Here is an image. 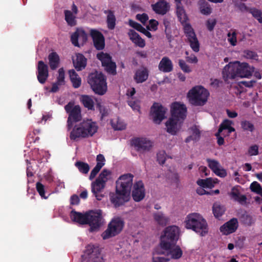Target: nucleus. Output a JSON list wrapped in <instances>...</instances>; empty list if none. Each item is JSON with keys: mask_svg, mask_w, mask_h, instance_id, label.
Returning <instances> with one entry per match:
<instances>
[{"mask_svg": "<svg viewBox=\"0 0 262 262\" xmlns=\"http://www.w3.org/2000/svg\"><path fill=\"white\" fill-rule=\"evenodd\" d=\"M75 165L81 173L86 174L89 171L90 166L86 163L77 161L75 163Z\"/></svg>", "mask_w": 262, "mask_h": 262, "instance_id": "37998d69", "label": "nucleus"}, {"mask_svg": "<svg viewBox=\"0 0 262 262\" xmlns=\"http://www.w3.org/2000/svg\"><path fill=\"white\" fill-rule=\"evenodd\" d=\"M56 82L60 85L64 84V71L63 68H60L58 70Z\"/></svg>", "mask_w": 262, "mask_h": 262, "instance_id": "864d4df0", "label": "nucleus"}, {"mask_svg": "<svg viewBox=\"0 0 262 262\" xmlns=\"http://www.w3.org/2000/svg\"><path fill=\"white\" fill-rule=\"evenodd\" d=\"M253 17L256 19L259 23H262V12L255 8H252L250 12Z\"/></svg>", "mask_w": 262, "mask_h": 262, "instance_id": "09e8293b", "label": "nucleus"}, {"mask_svg": "<svg viewBox=\"0 0 262 262\" xmlns=\"http://www.w3.org/2000/svg\"><path fill=\"white\" fill-rule=\"evenodd\" d=\"M98 126L96 122L91 119L83 120L78 126H75L70 134L71 140H75L78 138H86L93 136L97 132Z\"/></svg>", "mask_w": 262, "mask_h": 262, "instance_id": "7ed1b4c3", "label": "nucleus"}, {"mask_svg": "<svg viewBox=\"0 0 262 262\" xmlns=\"http://www.w3.org/2000/svg\"><path fill=\"white\" fill-rule=\"evenodd\" d=\"M157 161L161 165L164 164L165 162V152L164 151L159 152L157 155Z\"/></svg>", "mask_w": 262, "mask_h": 262, "instance_id": "69168bd1", "label": "nucleus"}, {"mask_svg": "<svg viewBox=\"0 0 262 262\" xmlns=\"http://www.w3.org/2000/svg\"><path fill=\"white\" fill-rule=\"evenodd\" d=\"M248 153L250 156L258 155L259 154L258 146L256 144L251 145L248 149Z\"/></svg>", "mask_w": 262, "mask_h": 262, "instance_id": "bf43d9fd", "label": "nucleus"}, {"mask_svg": "<svg viewBox=\"0 0 262 262\" xmlns=\"http://www.w3.org/2000/svg\"><path fill=\"white\" fill-rule=\"evenodd\" d=\"M105 185L106 184L97 180L92 183V192L97 200L100 201L103 198L104 195L99 194V193L101 192L104 189Z\"/></svg>", "mask_w": 262, "mask_h": 262, "instance_id": "b1692460", "label": "nucleus"}, {"mask_svg": "<svg viewBox=\"0 0 262 262\" xmlns=\"http://www.w3.org/2000/svg\"><path fill=\"white\" fill-rule=\"evenodd\" d=\"M128 104L134 111L140 112V106L138 101L131 100L128 101Z\"/></svg>", "mask_w": 262, "mask_h": 262, "instance_id": "338daca9", "label": "nucleus"}, {"mask_svg": "<svg viewBox=\"0 0 262 262\" xmlns=\"http://www.w3.org/2000/svg\"><path fill=\"white\" fill-rule=\"evenodd\" d=\"M97 58L101 61L103 67L112 61V57L110 54L102 52L97 54Z\"/></svg>", "mask_w": 262, "mask_h": 262, "instance_id": "58836bf2", "label": "nucleus"}, {"mask_svg": "<svg viewBox=\"0 0 262 262\" xmlns=\"http://www.w3.org/2000/svg\"><path fill=\"white\" fill-rule=\"evenodd\" d=\"M49 76L48 67L42 61H39L37 65V78L41 84L46 82Z\"/></svg>", "mask_w": 262, "mask_h": 262, "instance_id": "a211bd4d", "label": "nucleus"}, {"mask_svg": "<svg viewBox=\"0 0 262 262\" xmlns=\"http://www.w3.org/2000/svg\"><path fill=\"white\" fill-rule=\"evenodd\" d=\"M206 161L208 167L216 176L221 178H225L227 176L226 170L220 168L221 165L219 161L209 158H207Z\"/></svg>", "mask_w": 262, "mask_h": 262, "instance_id": "6ab92c4d", "label": "nucleus"}, {"mask_svg": "<svg viewBox=\"0 0 262 262\" xmlns=\"http://www.w3.org/2000/svg\"><path fill=\"white\" fill-rule=\"evenodd\" d=\"M112 124L115 130H121L124 129L126 127L125 124L124 122L119 121V119H117L116 123L114 121H112Z\"/></svg>", "mask_w": 262, "mask_h": 262, "instance_id": "603ef678", "label": "nucleus"}, {"mask_svg": "<svg viewBox=\"0 0 262 262\" xmlns=\"http://www.w3.org/2000/svg\"><path fill=\"white\" fill-rule=\"evenodd\" d=\"M179 233V228L176 226H169L166 227L164 231V235L161 237V248L167 250L175 245L178 240Z\"/></svg>", "mask_w": 262, "mask_h": 262, "instance_id": "0eeeda50", "label": "nucleus"}, {"mask_svg": "<svg viewBox=\"0 0 262 262\" xmlns=\"http://www.w3.org/2000/svg\"><path fill=\"white\" fill-rule=\"evenodd\" d=\"M227 36L228 37V41L233 46H235L237 43L236 33L235 31L233 32L232 33H228Z\"/></svg>", "mask_w": 262, "mask_h": 262, "instance_id": "4d7b16f0", "label": "nucleus"}, {"mask_svg": "<svg viewBox=\"0 0 262 262\" xmlns=\"http://www.w3.org/2000/svg\"><path fill=\"white\" fill-rule=\"evenodd\" d=\"M200 9L201 13L204 15H208L212 12V8L207 2L202 3L200 5Z\"/></svg>", "mask_w": 262, "mask_h": 262, "instance_id": "49530a36", "label": "nucleus"}, {"mask_svg": "<svg viewBox=\"0 0 262 262\" xmlns=\"http://www.w3.org/2000/svg\"><path fill=\"white\" fill-rule=\"evenodd\" d=\"M149 71L146 67H142L137 69L134 76V79L137 83L145 82L148 77Z\"/></svg>", "mask_w": 262, "mask_h": 262, "instance_id": "5701e85b", "label": "nucleus"}, {"mask_svg": "<svg viewBox=\"0 0 262 262\" xmlns=\"http://www.w3.org/2000/svg\"><path fill=\"white\" fill-rule=\"evenodd\" d=\"M88 82L96 94L102 96L106 93V77L101 72L96 71L90 73L88 76Z\"/></svg>", "mask_w": 262, "mask_h": 262, "instance_id": "39448f33", "label": "nucleus"}, {"mask_svg": "<svg viewBox=\"0 0 262 262\" xmlns=\"http://www.w3.org/2000/svg\"><path fill=\"white\" fill-rule=\"evenodd\" d=\"M171 257L172 259H178L182 257L183 251L180 246H177L174 248L169 249Z\"/></svg>", "mask_w": 262, "mask_h": 262, "instance_id": "a19ab883", "label": "nucleus"}, {"mask_svg": "<svg viewBox=\"0 0 262 262\" xmlns=\"http://www.w3.org/2000/svg\"><path fill=\"white\" fill-rule=\"evenodd\" d=\"M191 130L192 132V134L191 136H193V141H199L201 136L200 130L197 128L196 126H194L191 127Z\"/></svg>", "mask_w": 262, "mask_h": 262, "instance_id": "052dcab7", "label": "nucleus"}, {"mask_svg": "<svg viewBox=\"0 0 262 262\" xmlns=\"http://www.w3.org/2000/svg\"><path fill=\"white\" fill-rule=\"evenodd\" d=\"M137 20L140 21L142 24L145 25L148 19V16L146 13L138 14L136 16Z\"/></svg>", "mask_w": 262, "mask_h": 262, "instance_id": "0e129e2a", "label": "nucleus"}, {"mask_svg": "<svg viewBox=\"0 0 262 262\" xmlns=\"http://www.w3.org/2000/svg\"><path fill=\"white\" fill-rule=\"evenodd\" d=\"M133 179V174L127 173L120 176L116 181L115 192L109 194L110 202L115 208L124 205L129 200Z\"/></svg>", "mask_w": 262, "mask_h": 262, "instance_id": "f257e3e1", "label": "nucleus"}, {"mask_svg": "<svg viewBox=\"0 0 262 262\" xmlns=\"http://www.w3.org/2000/svg\"><path fill=\"white\" fill-rule=\"evenodd\" d=\"M104 70L109 74L115 75L116 72V64L115 62L112 61L110 63L103 67Z\"/></svg>", "mask_w": 262, "mask_h": 262, "instance_id": "c03bdc74", "label": "nucleus"}, {"mask_svg": "<svg viewBox=\"0 0 262 262\" xmlns=\"http://www.w3.org/2000/svg\"><path fill=\"white\" fill-rule=\"evenodd\" d=\"M80 100L83 106L88 110H95L94 102L91 96L85 95H82Z\"/></svg>", "mask_w": 262, "mask_h": 262, "instance_id": "7c9ffc66", "label": "nucleus"}, {"mask_svg": "<svg viewBox=\"0 0 262 262\" xmlns=\"http://www.w3.org/2000/svg\"><path fill=\"white\" fill-rule=\"evenodd\" d=\"M167 109L159 103L155 102L150 108V115L154 123L160 124L165 118Z\"/></svg>", "mask_w": 262, "mask_h": 262, "instance_id": "9d476101", "label": "nucleus"}, {"mask_svg": "<svg viewBox=\"0 0 262 262\" xmlns=\"http://www.w3.org/2000/svg\"><path fill=\"white\" fill-rule=\"evenodd\" d=\"M96 107L98 109L100 114H101V119L102 120L105 117L108 115V109L104 106L101 105L100 102H97Z\"/></svg>", "mask_w": 262, "mask_h": 262, "instance_id": "de8ad7c7", "label": "nucleus"}, {"mask_svg": "<svg viewBox=\"0 0 262 262\" xmlns=\"http://www.w3.org/2000/svg\"><path fill=\"white\" fill-rule=\"evenodd\" d=\"M64 109L69 115L67 124L68 129H70L73 126V123L81 120V108L79 105H75L74 102H69L64 106Z\"/></svg>", "mask_w": 262, "mask_h": 262, "instance_id": "6e6552de", "label": "nucleus"}, {"mask_svg": "<svg viewBox=\"0 0 262 262\" xmlns=\"http://www.w3.org/2000/svg\"><path fill=\"white\" fill-rule=\"evenodd\" d=\"M158 25L159 23L157 20L151 19L149 21V25L146 26V28L148 30L155 31L158 29Z\"/></svg>", "mask_w": 262, "mask_h": 262, "instance_id": "5fc2aeb1", "label": "nucleus"}, {"mask_svg": "<svg viewBox=\"0 0 262 262\" xmlns=\"http://www.w3.org/2000/svg\"><path fill=\"white\" fill-rule=\"evenodd\" d=\"M123 222L119 218L113 220L108 224L107 228L102 234L103 239H106L118 234L122 230Z\"/></svg>", "mask_w": 262, "mask_h": 262, "instance_id": "1a4fd4ad", "label": "nucleus"}, {"mask_svg": "<svg viewBox=\"0 0 262 262\" xmlns=\"http://www.w3.org/2000/svg\"><path fill=\"white\" fill-rule=\"evenodd\" d=\"M233 124V122L231 120L229 119H225L223 121V122L220 125L217 134H222L224 135L223 131L224 130H227L228 133L229 134L235 131V129L234 127L231 126V125Z\"/></svg>", "mask_w": 262, "mask_h": 262, "instance_id": "c756f323", "label": "nucleus"}, {"mask_svg": "<svg viewBox=\"0 0 262 262\" xmlns=\"http://www.w3.org/2000/svg\"><path fill=\"white\" fill-rule=\"evenodd\" d=\"M78 40L84 44L87 41L88 34L82 28H77L76 31L71 36L72 43L75 47H79Z\"/></svg>", "mask_w": 262, "mask_h": 262, "instance_id": "f3484780", "label": "nucleus"}, {"mask_svg": "<svg viewBox=\"0 0 262 262\" xmlns=\"http://www.w3.org/2000/svg\"><path fill=\"white\" fill-rule=\"evenodd\" d=\"M196 183L198 185L203 188H211L214 187V183L211 178H207L206 179H199Z\"/></svg>", "mask_w": 262, "mask_h": 262, "instance_id": "79ce46f5", "label": "nucleus"}, {"mask_svg": "<svg viewBox=\"0 0 262 262\" xmlns=\"http://www.w3.org/2000/svg\"><path fill=\"white\" fill-rule=\"evenodd\" d=\"M176 13L180 21L182 24L185 23L187 20V16L182 4H176Z\"/></svg>", "mask_w": 262, "mask_h": 262, "instance_id": "f704fd0d", "label": "nucleus"}, {"mask_svg": "<svg viewBox=\"0 0 262 262\" xmlns=\"http://www.w3.org/2000/svg\"><path fill=\"white\" fill-rule=\"evenodd\" d=\"M87 62V59L80 53L76 54V59L73 61V64L77 71H80L84 69Z\"/></svg>", "mask_w": 262, "mask_h": 262, "instance_id": "cd10ccee", "label": "nucleus"}, {"mask_svg": "<svg viewBox=\"0 0 262 262\" xmlns=\"http://www.w3.org/2000/svg\"><path fill=\"white\" fill-rule=\"evenodd\" d=\"M102 211L98 210L96 211H91L88 213L86 224L90 226V231L93 232L99 228L101 224Z\"/></svg>", "mask_w": 262, "mask_h": 262, "instance_id": "f8f14e48", "label": "nucleus"}, {"mask_svg": "<svg viewBox=\"0 0 262 262\" xmlns=\"http://www.w3.org/2000/svg\"><path fill=\"white\" fill-rule=\"evenodd\" d=\"M244 55L246 58L251 59H256L258 57L255 52L249 50L244 51Z\"/></svg>", "mask_w": 262, "mask_h": 262, "instance_id": "6e6d98bb", "label": "nucleus"}, {"mask_svg": "<svg viewBox=\"0 0 262 262\" xmlns=\"http://www.w3.org/2000/svg\"><path fill=\"white\" fill-rule=\"evenodd\" d=\"M111 172L110 170L104 169L96 180L106 184L108 180L107 176L111 174Z\"/></svg>", "mask_w": 262, "mask_h": 262, "instance_id": "a18cd8bd", "label": "nucleus"}, {"mask_svg": "<svg viewBox=\"0 0 262 262\" xmlns=\"http://www.w3.org/2000/svg\"><path fill=\"white\" fill-rule=\"evenodd\" d=\"M158 69L163 73H169L173 71V63L169 57L164 56L160 60Z\"/></svg>", "mask_w": 262, "mask_h": 262, "instance_id": "393cba45", "label": "nucleus"}, {"mask_svg": "<svg viewBox=\"0 0 262 262\" xmlns=\"http://www.w3.org/2000/svg\"><path fill=\"white\" fill-rule=\"evenodd\" d=\"M131 144L139 152L149 151L152 146V142L145 138H135L131 140Z\"/></svg>", "mask_w": 262, "mask_h": 262, "instance_id": "4468645a", "label": "nucleus"}, {"mask_svg": "<svg viewBox=\"0 0 262 262\" xmlns=\"http://www.w3.org/2000/svg\"><path fill=\"white\" fill-rule=\"evenodd\" d=\"M185 227L192 229L201 236L208 232V225L206 221L199 213H193L188 214L185 221Z\"/></svg>", "mask_w": 262, "mask_h": 262, "instance_id": "20e7f679", "label": "nucleus"}, {"mask_svg": "<svg viewBox=\"0 0 262 262\" xmlns=\"http://www.w3.org/2000/svg\"><path fill=\"white\" fill-rule=\"evenodd\" d=\"M65 20L68 25L71 27H73L76 25L77 21L76 20V16L73 14L70 10H64V11Z\"/></svg>", "mask_w": 262, "mask_h": 262, "instance_id": "4c0bfd02", "label": "nucleus"}, {"mask_svg": "<svg viewBox=\"0 0 262 262\" xmlns=\"http://www.w3.org/2000/svg\"><path fill=\"white\" fill-rule=\"evenodd\" d=\"M241 124L242 128L244 130H248L252 132L254 130V125L249 121H242Z\"/></svg>", "mask_w": 262, "mask_h": 262, "instance_id": "8fccbe9b", "label": "nucleus"}, {"mask_svg": "<svg viewBox=\"0 0 262 262\" xmlns=\"http://www.w3.org/2000/svg\"><path fill=\"white\" fill-rule=\"evenodd\" d=\"M90 35L93 39L94 47L97 50H102L105 47V38L101 32L96 29L90 30Z\"/></svg>", "mask_w": 262, "mask_h": 262, "instance_id": "dca6fc26", "label": "nucleus"}, {"mask_svg": "<svg viewBox=\"0 0 262 262\" xmlns=\"http://www.w3.org/2000/svg\"><path fill=\"white\" fill-rule=\"evenodd\" d=\"M216 24V20L215 19H209L206 21V26L207 29L209 31H211L214 29L215 26Z\"/></svg>", "mask_w": 262, "mask_h": 262, "instance_id": "774afa93", "label": "nucleus"}, {"mask_svg": "<svg viewBox=\"0 0 262 262\" xmlns=\"http://www.w3.org/2000/svg\"><path fill=\"white\" fill-rule=\"evenodd\" d=\"M128 35L129 37V39L136 46L140 48H143L145 46V40L134 30H129L128 32Z\"/></svg>", "mask_w": 262, "mask_h": 262, "instance_id": "bb28decb", "label": "nucleus"}, {"mask_svg": "<svg viewBox=\"0 0 262 262\" xmlns=\"http://www.w3.org/2000/svg\"><path fill=\"white\" fill-rule=\"evenodd\" d=\"M154 218L155 221L162 226H166L169 221L168 217L166 216L161 212H158L154 214Z\"/></svg>", "mask_w": 262, "mask_h": 262, "instance_id": "72a5a7b5", "label": "nucleus"}, {"mask_svg": "<svg viewBox=\"0 0 262 262\" xmlns=\"http://www.w3.org/2000/svg\"><path fill=\"white\" fill-rule=\"evenodd\" d=\"M238 226L237 219L232 218L220 227V231L225 235L234 232Z\"/></svg>", "mask_w": 262, "mask_h": 262, "instance_id": "412c9836", "label": "nucleus"}, {"mask_svg": "<svg viewBox=\"0 0 262 262\" xmlns=\"http://www.w3.org/2000/svg\"><path fill=\"white\" fill-rule=\"evenodd\" d=\"M105 13H107V16L106 18V23L107 28L110 30H113L115 28L116 26V17L114 14V12L112 10L105 11Z\"/></svg>", "mask_w": 262, "mask_h": 262, "instance_id": "c9c22d12", "label": "nucleus"}, {"mask_svg": "<svg viewBox=\"0 0 262 262\" xmlns=\"http://www.w3.org/2000/svg\"><path fill=\"white\" fill-rule=\"evenodd\" d=\"M101 169V165L99 164H96L90 173V175L89 176L90 180H92L94 179Z\"/></svg>", "mask_w": 262, "mask_h": 262, "instance_id": "680f3d73", "label": "nucleus"}, {"mask_svg": "<svg viewBox=\"0 0 262 262\" xmlns=\"http://www.w3.org/2000/svg\"><path fill=\"white\" fill-rule=\"evenodd\" d=\"M209 93L202 86H195L189 91L187 97L190 103L195 106H203L207 101Z\"/></svg>", "mask_w": 262, "mask_h": 262, "instance_id": "423d86ee", "label": "nucleus"}, {"mask_svg": "<svg viewBox=\"0 0 262 262\" xmlns=\"http://www.w3.org/2000/svg\"><path fill=\"white\" fill-rule=\"evenodd\" d=\"M36 188L37 192L42 198L45 199L48 198V196H45V186L39 182H37L36 184Z\"/></svg>", "mask_w": 262, "mask_h": 262, "instance_id": "3c124183", "label": "nucleus"}, {"mask_svg": "<svg viewBox=\"0 0 262 262\" xmlns=\"http://www.w3.org/2000/svg\"><path fill=\"white\" fill-rule=\"evenodd\" d=\"M151 6L152 10L156 14L162 15L166 14L170 9L169 4L165 0H159Z\"/></svg>", "mask_w": 262, "mask_h": 262, "instance_id": "4be33fe9", "label": "nucleus"}, {"mask_svg": "<svg viewBox=\"0 0 262 262\" xmlns=\"http://www.w3.org/2000/svg\"><path fill=\"white\" fill-rule=\"evenodd\" d=\"M183 121L180 119L171 117L166 122V131L172 135H175L181 127Z\"/></svg>", "mask_w": 262, "mask_h": 262, "instance_id": "aec40b11", "label": "nucleus"}, {"mask_svg": "<svg viewBox=\"0 0 262 262\" xmlns=\"http://www.w3.org/2000/svg\"><path fill=\"white\" fill-rule=\"evenodd\" d=\"M70 80L72 83L73 86L77 89L81 84V78L78 76L74 70H71L69 71Z\"/></svg>", "mask_w": 262, "mask_h": 262, "instance_id": "473e14b6", "label": "nucleus"}, {"mask_svg": "<svg viewBox=\"0 0 262 262\" xmlns=\"http://www.w3.org/2000/svg\"><path fill=\"white\" fill-rule=\"evenodd\" d=\"M190 46L195 52H198L200 50V43L194 31L185 34Z\"/></svg>", "mask_w": 262, "mask_h": 262, "instance_id": "a878e982", "label": "nucleus"}, {"mask_svg": "<svg viewBox=\"0 0 262 262\" xmlns=\"http://www.w3.org/2000/svg\"><path fill=\"white\" fill-rule=\"evenodd\" d=\"M178 63L180 68L184 72L189 73L191 71L190 67L186 63L184 60L179 59Z\"/></svg>", "mask_w": 262, "mask_h": 262, "instance_id": "13d9d810", "label": "nucleus"}, {"mask_svg": "<svg viewBox=\"0 0 262 262\" xmlns=\"http://www.w3.org/2000/svg\"><path fill=\"white\" fill-rule=\"evenodd\" d=\"M253 72L254 68L250 67L247 63L235 61L226 65L223 70L222 75L225 82L229 83L230 80L234 79L236 77L248 78Z\"/></svg>", "mask_w": 262, "mask_h": 262, "instance_id": "f03ea898", "label": "nucleus"}, {"mask_svg": "<svg viewBox=\"0 0 262 262\" xmlns=\"http://www.w3.org/2000/svg\"><path fill=\"white\" fill-rule=\"evenodd\" d=\"M239 220L243 224L248 226L253 225L255 221L253 217L246 212H245L241 215Z\"/></svg>", "mask_w": 262, "mask_h": 262, "instance_id": "e433bc0d", "label": "nucleus"}, {"mask_svg": "<svg viewBox=\"0 0 262 262\" xmlns=\"http://www.w3.org/2000/svg\"><path fill=\"white\" fill-rule=\"evenodd\" d=\"M145 195L144 185L142 181L136 182L133 187L132 196L133 200L137 202L142 200Z\"/></svg>", "mask_w": 262, "mask_h": 262, "instance_id": "2eb2a0df", "label": "nucleus"}, {"mask_svg": "<svg viewBox=\"0 0 262 262\" xmlns=\"http://www.w3.org/2000/svg\"><path fill=\"white\" fill-rule=\"evenodd\" d=\"M70 215L73 221L82 225L86 224L88 213L83 214L80 212H78L73 210L71 212Z\"/></svg>", "mask_w": 262, "mask_h": 262, "instance_id": "c85d7f7f", "label": "nucleus"}, {"mask_svg": "<svg viewBox=\"0 0 262 262\" xmlns=\"http://www.w3.org/2000/svg\"><path fill=\"white\" fill-rule=\"evenodd\" d=\"M83 256L85 257L86 262H104L99 248L93 245H88L86 247Z\"/></svg>", "mask_w": 262, "mask_h": 262, "instance_id": "9b49d317", "label": "nucleus"}, {"mask_svg": "<svg viewBox=\"0 0 262 262\" xmlns=\"http://www.w3.org/2000/svg\"><path fill=\"white\" fill-rule=\"evenodd\" d=\"M250 188L252 192H255L257 194L258 193L261 189L260 185L256 181L252 182L250 185Z\"/></svg>", "mask_w": 262, "mask_h": 262, "instance_id": "e2e57ef3", "label": "nucleus"}, {"mask_svg": "<svg viewBox=\"0 0 262 262\" xmlns=\"http://www.w3.org/2000/svg\"><path fill=\"white\" fill-rule=\"evenodd\" d=\"M171 117L183 121L186 117L187 107L180 102H174L170 105Z\"/></svg>", "mask_w": 262, "mask_h": 262, "instance_id": "ddd939ff", "label": "nucleus"}, {"mask_svg": "<svg viewBox=\"0 0 262 262\" xmlns=\"http://www.w3.org/2000/svg\"><path fill=\"white\" fill-rule=\"evenodd\" d=\"M49 66L51 70H55L59 63V57L56 52H52L48 56Z\"/></svg>", "mask_w": 262, "mask_h": 262, "instance_id": "2f4dec72", "label": "nucleus"}, {"mask_svg": "<svg viewBox=\"0 0 262 262\" xmlns=\"http://www.w3.org/2000/svg\"><path fill=\"white\" fill-rule=\"evenodd\" d=\"M225 211L224 206H221L219 203H215L213 204L212 211L214 216L216 218H219L224 213Z\"/></svg>", "mask_w": 262, "mask_h": 262, "instance_id": "ea45409f", "label": "nucleus"}]
</instances>
